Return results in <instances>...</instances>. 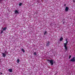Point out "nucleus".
<instances>
[{
	"instance_id": "nucleus-9",
	"label": "nucleus",
	"mask_w": 75,
	"mask_h": 75,
	"mask_svg": "<svg viewBox=\"0 0 75 75\" xmlns=\"http://www.w3.org/2000/svg\"><path fill=\"white\" fill-rule=\"evenodd\" d=\"M49 43H50V42H48L47 43L46 45V46H47V47H48V45H49Z\"/></svg>"
},
{
	"instance_id": "nucleus-5",
	"label": "nucleus",
	"mask_w": 75,
	"mask_h": 75,
	"mask_svg": "<svg viewBox=\"0 0 75 75\" xmlns=\"http://www.w3.org/2000/svg\"><path fill=\"white\" fill-rule=\"evenodd\" d=\"M2 54L3 57H6V54L4 53H2Z\"/></svg>"
},
{
	"instance_id": "nucleus-22",
	"label": "nucleus",
	"mask_w": 75,
	"mask_h": 75,
	"mask_svg": "<svg viewBox=\"0 0 75 75\" xmlns=\"http://www.w3.org/2000/svg\"><path fill=\"white\" fill-rule=\"evenodd\" d=\"M0 74H2V73H1Z\"/></svg>"
},
{
	"instance_id": "nucleus-21",
	"label": "nucleus",
	"mask_w": 75,
	"mask_h": 75,
	"mask_svg": "<svg viewBox=\"0 0 75 75\" xmlns=\"http://www.w3.org/2000/svg\"><path fill=\"white\" fill-rule=\"evenodd\" d=\"M66 42H68V41H67V40H66Z\"/></svg>"
},
{
	"instance_id": "nucleus-6",
	"label": "nucleus",
	"mask_w": 75,
	"mask_h": 75,
	"mask_svg": "<svg viewBox=\"0 0 75 75\" xmlns=\"http://www.w3.org/2000/svg\"><path fill=\"white\" fill-rule=\"evenodd\" d=\"M15 13L16 14H18V11L17 10H16L15 11Z\"/></svg>"
},
{
	"instance_id": "nucleus-10",
	"label": "nucleus",
	"mask_w": 75,
	"mask_h": 75,
	"mask_svg": "<svg viewBox=\"0 0 75 75\" xmlns=\"http://www.w3.org/2000/svg\"><path fill=\"white\" fill-rule=\"evenodd\" d=\"M62 40H63V38H61L60 39V41H62Z\"/></svg>"
},
{
	"instance_id": "nucleus-11",
	"label": "nucleus",
	"mask_w": 75,
	"mask_h": 75,
	"mask_svg": "<svg viewBox=\"0 0 75 75\" xmlns=\"http://www.w3.org/2000/svg\"><path fill=\"white\" fill-rule=\"evenodd\" d=\"M21 51H22L24 53V52H25V51H24V49H22Z\"/></svg>"
},
{
	"instance_id": "nucleus-7",
	"label": "nucleus",
	"mask_w": 75,
	"mask_h": 75,
	"mask_svg": "<svg viewBox=\"0 0 75 75\" xmlns=\"http://www.w3.org/2000/svg\"><path fill=\"white\" fill-rule=\"evenodd\" d=\"M8 71H9V72H12V69H8Z\"/></svg>"
},
{
	"instance_id": "nucleus-15",
	"label": "nucleus",
	"mask_w": 75,
	"mask_h": 75,
	"mask_svg": "<svg viewBox=\"0 0 75 75\" xmlns=\"http://www.w3.org/2000/svg\"><path fill=\"white\" fill-rule=\"evenodd\" d=\"M47 31H45L44 33V35H45L46 34H47Z\"/></svg>"
},
{
	"instance_id": "nucleus-12",
	"label": "nucleus",
	"mask_w": 75,
	"mask_h": 75,
	"mask_svg": "<svg viewBox=\"0 0 75 75\" xmlns=\"http://www.w3.org/2000/svg\"><path fill=\"white\" fill-rule=\"evenodd\" d=\"M19 62H20V60L19 59L17 60V63H19Z\"/></svg>"
},
{
	"instance_id": "nucleus-4",
	"label": "nucleus",
	"mask_w": 75,
	"mask_h": 75,
	"mask_svg": "<svg viewBox=\"0 0 75 75\" xmlns=\"http://www.w3.org/2000/svg\"><path fill=\"white\" fill-rule=\"evenodd\" d=\"M69 9V8H68V7L67 6L66 7L65 10L66 11H68V9Z\"/></svg>"
},
{
	"instance_id": "nucleus-16",
	"label": "nucleus",
	"mask_w": 75,
	"mask_h": 75,
	"mask_svg": "<svg viewBox=\"0 0 75 75\" xmlns=\"http://www.w3.org/2000/svg\"><path fill=\"white\" fill-rule=\"evenodd\" d=\"M21 5H22V3H20L19 4V5L20 6H21Z\"/></svg>"
},
{
	"instance_id": "nucleus-19",
	"label": "nucleus",
	"mask_w": 75,
	"mask_h": 75,
	"mask_svg": "<svg viewBox=\"0 0 75 75\" xmlns=\"http://www.w3.org/2000/svg\"><path fill=\"white\" fill-rule=\"evenodd\" d=\"M73 2H75V0H73Z\"/></svg>"
},
{
	"instance_id": "nucleus-14",
	"label": "nucleus",
	"mask_w": 75,
	"mask_h": 75,
	"mask_svg": "<svg viewBox=\"0 0 75 75\" xmlns=\"http://www.w3.org/2000/svg\"><path fill=\"white\" fill-rule=\"evenodd\" d=\"M33 54H34V55L35 56V55H37V53H36V52H34Z\"/></svg>"
},
{
	"instance_id": "nucleus-20",
	"label": "nucleus",
	"mask_w": 75,
	"mask_h": 75,
	"mask_svg": "<svg viewBox=\"0 0 75 75\" xmlns=\"http://www.w3.org/2000/svg\"><path fill=\"white\" fill-rule=\"evenodd\" d=\"M64 6H66V4H64Z\"/></svg>"
},
{
	"instance_id": "nucleus-13",
	"label": "nucleus",
	"mask_w": 75,
	"mask_h": 75,
	"mask_svg": "<svg viewBox=\"0 0 75 75\" xmlns=\"http://www.w3.org/2000/svg\"><path fill=\"white\" fill-rule=\"evenodd\" d=\"M6 29H7V28H6V27L4 28L3 29V30H6Z\"/></svg>"
},
{
	"instance_id": "nucleus-1",
	"label": "nucleus",
	"mask_w": 75,
	"mask_h": 75,
	"mask_svg": "<svg viewBox=\"0 0 75 75\" xmlns=\"http://www.w3.org/2000/svg\"><path fill=\"white\" fill-rule=\"evenodd\" d=\"M53 60H49L50 62V63L51 64V65H53V64H54V62H53Z\"/></svg>"
},
{
	"instance_id": "nucleus-17",
	"label": "nucleus",
	"mask_w": 75,
	"mask_h": 75,
	"mask_svg": "<svg viewBox=\"0 0 75 75\" xmlns=\"http://www.w3.org/2000/svg\"><path fill=\"white\" fill-rule=\"evenodd\" d=\"M3 33V30L1 31V33Z\"/></svg>"
},
{
	"instance_id": "nucleus-3",
	"label": "nucleus",
	"mask_w": 75,
	"mask_h": 75,
	"mask_svg": "<svg viewBox=\"0 0 75 75\" xmlns=\"http://www.w3.org/2000/svg\"><path fill=\"white\" fill-rule=\"evenodd\" d=\"M71 61L72 62H74L75 61V57H74L71 60Z\"/></svg>"
},
{
	"instance_id": "nucleus-18",
	"label": "nucleus",
	"mask_w": 75,
	"mask_h": 75,
	"mask_svg": "<svg viewBox=\"0 0 75 75\" xmlns=\"http://www.w3.org/2000/svg\"><path fill=\"white\" fill-rule=\"evenodd\" d=\"M71 58V56H70L69 57V59H70Z\"/></svg>"
},
{
	"instance_id": "nucleus-8",
	"label": "nucleus",
	"mask_w": 75,
	"mask_h": 75,
	"mask_svg": "<svg viewBox=\"0 0 75 75\" xmlns=\"http://www.w3.org/2000/svg\"><path fill=\"white\" fill-rule=\"evenodd\" d=\"M67 44H68V42H66L64 44V45H65V46H67Z\"/></svg>"
},
{
	"instance_id": "nucleus-2",
	"label": "nucleus",
	"mask_w": 75,
	"mask_h": 75,
	"mask_svg": "<svg viewBox=\"0 0 75 75\" xmlns=\"http://www.w3.org/2000/svg\"><path fill=\"white\" fill-rule=\"evenodd\" d=\"M65 51H67L68 50V47L67 46L64 45Z\"/></svg>"
}]
</instances>
